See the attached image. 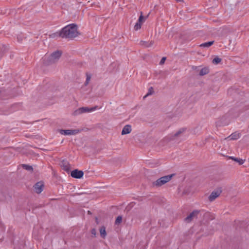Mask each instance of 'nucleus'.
Wrapping results in <instances>:
<instances>
[{
	"label": "nucleus",
	"instance_id": "1",
	"mask_svg": "<svg viewBox=\"0 0 249 249\" xmlns=\"http://www.w3.org/2000/svg\"><path fill=\"white\" fill-rule=\"evenodd\" d=\"M79 34V33L77 31V25L74 24L66 26L59 32V35L61 37L71 39L77 36Z\"/></svg>",
	"mask_w": 249,
	"mask_h": 249
},
{
	"label": "nucleus",
	"instance_id": "2",
	"mask_svg": "<svg viewBox=\"0 0 249 249\" xmlns=\"http://www.w3.org/2000/svg\"><path fill=\"white\" fill-rule=\"evenodd\" d=\"M174 175H170L163 176L152 183V185L154 187L161 186L167 182H169L172 178Z\"/></svg>",
	"mask_w": 249,
	"mask_h": 249
},
{
	"label": "nucleus",
	"instance_id": "3",
	"mask_svg": "<svg viewBox=\"0 0 249 249\" xmlns=\"http://www.w3.org/2000/svg\"><path fill=\"white\" fill-rule=\"evenodd\" d=\"M98 108L97 106H95L92 107H82L78 108L76 110H75L73 113L72 115L73 116H76L78 115L81 114L82 113H89L93 112L96 110Z\"/></svg>",
	"mask_w": 249,
	"mask_h": 249
},
{
	"label": "nucleus",
	"instance_id": "4",
	"mask_svg": "<svg viewBox=\"0 0 249 249\" xmlns=\"http://www.w3.org/2000/svg\"><path fill=\"white\" fill-rule=\"evenodd\" d=\"M62 53L60 51H56L52 53L48 58V64H52L55 63L60 58Z\"/></svg>",
	"mask_w": 249,
	"mask_h": 249
},
{
	"label": "nucleus",
	"instance_id": "5",
	"mask_svg": "<svg viewBox=\"0 0 249 249\" xmlns=\"http://www.w3.org/2000/svg\"><path fill=\"white\" fill-rule=\"evenodd\" d=\"M58 132L61 135L64 136H72L76 135L79 134L81 130L79 129H58Z\"/></svg>",
	"mask_w": 249,
	"mask_h": 249
},
{
	"label": "nucleus",
	"instance_id": "6",
	"mask_svg": "<svg viewBox=\"0 0 249 249\" xmlns=\"http://www.w3.org/2000/svg\"><path fill=\"white\" fill-rule=\"evenodd\" d=\"M147 18V16L144 17L142 15V12L141 13V15L138 20V21L135 25L134 29L135 30L137 31L141 29L142 25L145 22Z\"/></svg>",
	"mask_w": 249,
	"mask_h": 249
},
{
	"label": "nucleus",
	"instance_id": "7",
	"mask_svg": "<svg viewBox=\"0 0 249 249\" xmlns=\"http://www.w3.org/2000/svg\"><path fill=\"white\" fill-rule=\"evenodd\" d=\"M221 193V191L220 190H215L212 192L209 196V200L211 202L213 201L220 196Z\"/></svg>",
	"mask_w": 249,
	"mask_h": 249
},
{
	"label": "nucleus",
	"instance_id": "8",
	"mask_svg": "<svg viewBox=\"0 0 249 249\" xmlns=\"http://www.w3.org/2000/svg\"><path fill=\"white\" fill-rule=\"evenodd\" d=\"M84 175L83 171L75 169L71 172V176L76 178H81Z\"/></svg>",
	"mask_w": 249,
	"mask_h": 249
},
{
	"label": "nucleus",
	"instance_id": "9",
	"mask_svg": "<svg viewBox=\"0 0 249 249\" xmlns=\"http://www.w3.org/2000/svg\"><path fill=\"white\" fill-rule=\"evenodd\" d=\"M43 187V183L42 182H38L34 186L35 191L36 193L39 194L42 191Z\"/></svg>",
	"mask_w": 249,
	"mask_h": 249
},
{
	"label": "nucleus",
	"instance_id": "10",
	"mask_svg": "<svg viewBox=\"0 0 249 249\" xmlns=\"http://www.w3.org/2000/svg\"><path fill=\"white\" fill-rule=\"evenodd\" d=\"M198 213V212L197 211H195L191 213L188 215L186 218L185 219V220L186 222H190L192 220H193L195 217H196V215H197Z\"/></svg>",
	"mask_w": 249,
	"mask_h": 249
},
{
	"label": "nucleus",
	"instance_id": "11",
	"mask_svg": "<svg viewBox=\"0 0 249 249\" xmlns=\"http://www.w3.org/2000/svg\"><path fill=\"white\" fill-rule=\"evenodd\" d=\"M132 131V127L129 124L125 125L123 128L121 134L122 135H126L130 133Z\"/></svg>",
	"mask_w": 249,
	"mask_h": 249
},
{
	"label": "nucleus",
	"instance_id": "12",
	"mask_svg": "<svg viewBox=\"0 0 249 249\" xmlns=\"http://www.w3.org/2000/svg\"><path fill=\"white\" fill-rule=\"evenodd\" d=\"M229 159L232 160L236 162L239 164V165H242L245 161V160H243L240 158H235L232 156H228L227 157Z\"/></svg>",
	"mask_w": 249,
	"mask_h": 249
},
{
	"label": "nucleus",
	"instance_id": "13",
	"mask_svg": "<svg viewBox=\"0 0 249 249\" xmlns=\"http://www.w3.org/2000/svg\"><path fill=\"white\" fill-rule=\"evenodd\" d=\"M99 231L101 237L103 239H105L106 237L107 234L105 227L104 226H101L99 229Z\"/></svg>",
	"mask_w": 249,
	"mask_h": 249
},
{
	"label": "nucleus",
	"instance_id": "14",
	"mask_svg": "<svg viewBox=\"0 0 249 249\" xmlns=\"http://www.w3.org/2000/svg\"><path fill=\"white\" fill-rule=\"evenodd\" d=\"M61 166L66 171H69L70 169V166L67 161H62L61 163Z\"/></svg>",
	"mask_w": 249,
	"mask_h": 249
},
{
	"label": "nucleus",
	"instance_id": "15",
	"mask_svg": "<svg viewBox=\"0 0 249 249\" xmlns=\"http://www.w3.org/2000/svg\"><path fill=\"white\" fill-rule=\"evenodd\" d=\"M240 137V135L239 133H233L231 136L227 138V139H229L230 140H237Z\"/></svg>",
	"mask_w": 249,
	"mask_h": 249
},
{
	"label": "nucleus",
	"instance_id": "16",
	"mask_svg": "<svg viewBox=\"0 0 249 249\" xmlns=\"http://www.w3.org/2000/svg\"><path fill=\"white\" fill-rule=\"evenodd\" d=\"M209 72V69L207 67H204L201 69L199 71V74L200 76H203L207 74Z\"/></svg>",
	"mask_w": 249,
	"mask_h": 249
},
{
	"label": "nucleus",
	"instance_id": "17",
	"mask_svg": "<svg viewBox=\"0 0 249 249\" xmlns=\"http://www.w3.org/2000/svg\"><path fill=\"white\" fill-rule=\"evenodd\" d=\"M154 43V41H150L149 42L141 41V44L146 47H150L153 46Z\"/></svg>",
	"mask_w": 249,
	"mask_h": 249
},
{
	"label": "nucleus",
	"instance_id": "18",
	"mask_svg": "<svg viewBox=\"0 0 249 249\" xmlns=\"http://www.w3.org/2000/svg\"><path fill=\"white\" fill-rule=\"evenodd\" d=\"M213 43H214L213 41L205 42V43L200 44V47L208 48V47H210L211 45H212L213 44Z\"/></svg>",
	"mask_w": 249,
	"mask_h": 249
},
{
	"label": "nucleus",
	"instance_id": "19",
	"mask_svg": "<svg viewBox=\"0 0 249 249\" xmlns=\"http://www.w3.org/2000/svg\"><path fill=\"white\" fill-rule=\"evenodd\" d=\"M186 130V128H181L178 129L177 132L174 134L175 137H178L181 134L183 133Z\"/></svg>",
	"mask_w": 249,
	"mask_h": 249
},
{
	"label": "nucleus",
	"instance_id": "20",
	"mask_svg": "<svg viewBox=\"0 0 249 249\" xmlns=\"http://www.w3.org/2000/svg\"><path fill=\"white\" fill-rule=\"evenodd\" d=\"M153 92H154L153 89L152 87H151L149 89L148 92L147 93L146 95L144 97V98H145L146 97L152 94L153 93Z\"/></svg>",
	"mask_w": 249,
	"mask_h": 249
},
{
	"label": "nucleus",
	"instance_id": "21",
	"mask_svg": "<svg viewBox=\"0 0 249 249\" xmlns=\"http://www.w3.org/2000/svg\"><path fill=\"white\" fill-rule=\"evenodd\" d=\"M221 58H219V57H215V58L213 59V63H214V64H217L221 62Z\"/></svg>",
	"mask_w": 249,
	"mask_h": 249
},
{
	"label": "nucleus",
	"instance_id": "22",
	"mask_svg": "<svg viewBox=\"0 0 249 249\" xmlns=\"http://www.w3.org/2000/svg\"><path fill=\"white\" fill-rule=\"evenodd\" d=\"M122 217L121 216H118L116 220H115V224H119L122 222Z\"/></svg>",
	"mask_w": 249,
	"mask_h": 249
},
{
	"label": "nucleus",
	"instance_id": "23",
	"mask_svg": "<svg viewBox=\"0 0 249 249\" xmlns=\"http://www.w3.org/2000/svg\"><path fill=\"white\" fill-rule=\"evenodd\" d=\"M22 166L24 169H25L27 170L31 171L33 169L31 166L26 164H23L22 165Z\"/></svg>",
	"mask_w": 249,
	"mask_h": 249
},
{
	"label": "nucleus",
	"instance_id": "24",
	"mask_svg": "<svg viewBox=\"0 0 249 249\" xmlns=\"http://www.w3.org/2000/svg\"><path fill=\"white\" fill-rule=\"evenodd\" d=\"M90 76L89 75H87V78H86V82L85 83V85H87L89 84L90 80Z\"/></svg>",
	"mask_w": 249,
	"mask_h": 249
},
{
	"label": "nucleus",
	"instance_id": "25",
	"mask_svg": "<svg viewBox=\"0 0 249 249\" xmlns=\"http://www.w3.org/2000/svg\"><path fill=\"white\" fill-rule=\"evenodd\" d=\"M91 233L93 237H95L96 236V230L95 229H93L91 231Z\"/></svg>",
	"mask_w": 249,
	"mask_h": 249
},
{
	"label": "nucleus",
	"instance_id": "26",
	"mask_svg": "<svg viewBox=\"0 0 249 249\" xmlns=\"http://www.w3.org/2000/svg\"><path fill=\"white\" fill-rule=\"evenodd\" d=\"M50 36L52 38H54L55 37H58L61 36L59 35V33H56L50 35Z\"/></svg>",
	"mask_w": 249,
	"mask_h": 249
},
{
	"label": "nucleus",
	"instance_id": "27",
	"mask_svg": "<svg viewBox=\"0 0 249 249\" xmlns=\"http://www.w3.org/2000/svg\"><path fill=\"white\" fill-rule=\"evenodd\" d=\"M165 59H166V58L165 57H163L162 58V59H161L160 62V64L162 65L163 64H164L165 61Z\"/></svg>",
	"mask_w": 249,
	"mask_h": 249
},
{
	"label": "nucleus",
	"instance_id": "28",
	"mask_svg": "<svg viewBox=\"0 0 249 249\" xmlns=\"http://www.w3.org/2000/svg\"><path fill=\"white\" fill-rule=\"evenodd\" d=\"M178 2H183V0H176Z\"/></svg>",
	"mask_w": 249,
	"mask_h": 249
},
{
	"label": "nucleus",
	"instance_id": "29",
	"mask_svg": "<svg viewBox=\"0 0 249 249\" xmlns=\"http://www.w3.org/2000/svg\"><path fill=\"white\" fill-rule=\"evenodd\" d=\"M96 221L97 224H98V219L97 218H96Z\"/></svg>",
	"mask_w": 249,
	"mask_h": 249
},
{
	"label": "nucleus",
	"instance_id": "30",
	"mask_svg": "<svg viewBox=\"0 0 249 249\" xmlns=\"http://www.w3.org/2000/svg\"><path fill=\"white\" fill-rule=\"evenodd\" d=\"M18 39L19 41H20L21 40V39H19V37H18Z\"/></svg>",
	"mask_w": 249,
	"mask_h": 249
},
{
	"label": "nucleus",
	"instance_id": "31",
	"mask_svg": "<svg viewBox=\"0 0 249 249\" xmlns=\"http://www.w3.org/2000/svg\"><path fill=\"white\" fill-rule=\"evenodd\" d=\"M1 93V91L0 90V94Z\"/></svg>",
	"mask_w": 249,
	"mask_h": 249
}]
</instances>
